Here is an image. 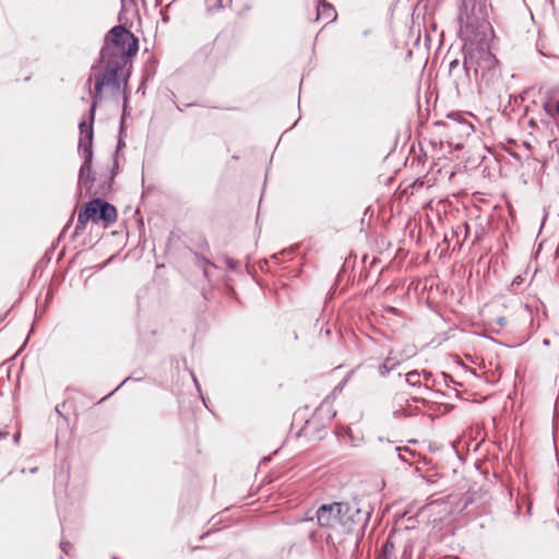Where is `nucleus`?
I'll list each match as a JSON object with an SVG mask.
<instances>
[{"instance_id": "c85d7f7f", "label": "nucleus", "mask_w": 559, "mask_h": 559, "mask_svg": "<svg viewBox=\"0 0 559 559\" xmlns=\"http://www.w3.org/2000/svg\"><path fill=\"white\" fill-rule=\"evenodd\" d=\"M73 218H74V214L72 213V215L70 216L68 223L66 224V226L63 227L62 231L60 233V236L59 237H62L64 235V233L67 231V229L70 227V225L72 224L73 222Z\"/></svg>"}, {"instance_id": "20e7f679", "label": "nucleus", "mask_w": 559, "mask_h": 559, "mask_svg": "<svg viewBox=\"0 0 559 559\" xmlns=\"http://www.w3.org/2000/svg\"><path fill=\"white\" fill-rule=\"evenodd\" d=\"M92 81H93V76L91 75V76H88V79L86 80V83H85L86 86L88 87L91 98H92V104H91L90 110L87 112L88 122H86V120L83 119L79 123V130H80L81 135H80L79 143H78V152L83 159V162L80 166L81 174L88 170L90 167L93 166L94 121H95V115H96L98 102H100L103 99L102 94H96L95 92H92V90H91Z\"/></svg>"}, {"instance_id": "2f4dec72", "label": "nucleus", "mask_w": 559, "mask_h": 559, "mask_svg": "<svg viewBox=\"0 0 559 559\" xmlns=\"http://www.w3.org/2000/svg\"><path fill=\"white\" fill-rule=\"evenodd\" d=\"M210 269H213V267L212 266H204V267H202L203 275L207 280H210Z\"/></svg>"}, {"instance_id": "6ab92c4d", "label": "nucleus", "mask_w": 559, "mask_h": 559, "mask_svg": "<svg viewBox=\"0 0 559 559\" xmlns=\"http://www.w3.org/2000/svg\"><path fill=\"white\" fill-rule=\"evenodd\" d=\"M420 376H423L424 380H425L424 389L425 390H430L433 386V384H435V379H433L432 373L430 371L423 370L420 372Z\"/></svg>"}, {"instance_id": "aec40b11", "label": "nucleus", "mask_w": 559, "mask_h": 559, "mask_svg": "<svg viewBox=\"0 0 559 559\" xmlns=\"http://www.w3.org/2000/svg\"><path fill=\"white\" fill-rule=\"evenodd\" d=\"M205 4L209 12L218 11L224 8L223 0H205Z\"/></svg>"}, {"instance_id": "ddd939ff", "label": "nucleus", "mask_w": 559, "mask_h": 559, "mask_svg": "<svg viewBox=\"0 0 559 559\" xmlns=\"http://www.w3.org/2000/svg\"><path fill=\"white\" fill-rule=\"evenodd\" d=\"M127 104V97L124 96V105ZM126 111H127V107L124 106L123 107V110H122V116H121V120H120V127H119V133L120 135L124 132V116H126ZM126 146V143L123 142V140L121 139V136L118 139V142H117V146H116V151L114 153V155H118V152L123 148Z\"/></svg>"}, {"instance_id": "7ed1b4c3", "label": "nucleus", "mask_w": 559, "mask_h": 559, "mask_svg": "<svg viewBox=\"0 0 559 559\" xmlns=\"http://www.w3.org/2000/svg\"><path fill=\"white\" fill-rule=\"evenodd\" d=\"M459 22L463 41L486 43L487 31L490 29L487 0H463Z\"/></svg>"}, {"instance_id": "f704fd0d", "label": "nucleus", "mask_w": 559, "mask_h": 559, "mask_svg": "<svg viewBox=\"0 0 559 559\" xmlns=\"http://www.w3.org/2000/svg\"><path fill=\"white\" fill-rule=\"evenodd\" d=\"M192 378H193V381L195 383L197 389L200 391L199 382H198V380H197V378H195V376L193 373H192Z\"/></svg>"}, {"instance_id": "a878e982", "label": "nucleus", "mask_w": 559, "mask_h": 559, "mask_svg": "<svg viewBox=\"0 0 559 559\" xmlns=\"http://www.w3.org/2000/svg\"><path fill=\"white\" fill-rule=\"evenodd\" d=\"M131 380V377H127L114 391H111L109 394H107L105 397H103L102 401L108 399L116 391H118L127 381Z\"/></svg>"}, {"instance_id": "9b49d317", "label": "nucleus", "mask_w": 559, "mask_h": 559, "mask_svg": "<svg viewBox=\"0 0 559 559\" xmlns=\"http://www.w3.org/2000/svg\"><path fill=\"white\" fill-rule=\"evenodd\" d=\"M317 20H323L326 23L336 19L337 13L334 7L325 0H317Z\"/></svg>"}, {"instance_id": "1a4fd4ad", "label": "nucleus", "mask_w": 559, "mask_h": 559, "mask_svg": "<svg viewBox=\"0 0 559 559\" xmlns=\"http://www.w3.org/2000/svg\"><path fill=\"white\" fill-rule=\"evenodd\" d=\"M343 508L342 502L321 504L316 512L318 524L325 528H340V512Z\"/></svg>"}, {"instance_id": "4c0bfd02", "label": "nucleus", "mask_w": 559, "mask_h": 559, "mask_svg": "<svg viewBox=\"0 0 559 559\" xmlns=\"http://www.w3.org/2000/svg\"><path fill=\"white\" fill-rule=\"evenodd\" d=\"M293 337H294L295 340H297V338H298V335H297V333H296V332H294Z\"/></svg>"}, {"instance_id": "c756f323", "label": "nucleus", "mask_w": 559, "mask_h": 559, "mask_svg": "<svg viewBox=\"0 0 559 559\" xmlns=\"http://www.w3.org/2000/svg\"><path fill=\"white\" fill-rule=\"evenodd\" d=\"M21 439V432L17 431L13 435L12 445H17ZM11 447V443H10Z\"/></svg>"}, {"instance_id": "f257e3e1", "label": "nucleus", "mask_w": 559, "mask_h": 559, "mask_svg": "<svg viewBox=\"0 0 559 559\" xmlns=\"http://www.w3.org/2000/svg\"><path fill=\"white\" fill-rule=\"evenodd\" d=\"M139 51V39L122 25L111 27L104 37V45L99 56L91 70L95 71L99 64H104L105 71L95 74V84L92 92L102 94L104 87L110 86L115 91L120 88L123 68Z\"/></svg>"}, {"instance_id": "f8f14e48", "label": "nucleus", "mask_w": 559, "mask_h": 559, "mask_svg": "<svg viewBox=\"0 0 559 559\" xmlns=\"http://www.w3.org/2000/svg\"><path fill=\"white\" fill-rule=\"evenodd\" d=\"M477 491H467L464 493L460 500L455 503V506L451 509L450 512H463L465 511L471 504L475 503L477 500Z\"/></svg>"}, {"instance_id": "0eeeda50", "label": "nucleus", "mask_w": 559, "mask_h": 559, "mask_svg": "<svg viewBox=\"0 0 559 559\" xmlns=\"http://www.w3.org/2000/svg\"><path fill=\"white\" fill-rule=\"evenodd\" d=\"M448 118V121H437L436 126L443 128L448 141H451L450 144H453L459 148L462 144L460 142L454 143L453 141L455 139L463 140L464 138L469 136L474 131V127L465 119H455L451 115H449Z\"/></svg>"}, {"instance_id": "9d476101", "label": "nucleus", "mask_w": 559, "mask_h": 559, "mask_svg": "<svg viewBox=\"0 0 559 559\" xmlns=\"http://www.w3.org/2000/svg\"><path fill=\"white\" fill-rule=\"evenodd\" d=\"M401 354L390 350L383 362L379 366V373L381 377H386L391 371L395 370L403 361Z\"/></svg>"}, {"instance_id": "423d86ee", "label": "nucleus", "mask_w": 559, "mask_h": 559, "mask_svg": "<svg viewBox=\"0 0 559 559\" xmlns=\"http://www.w3.org/2000/svg\"><path fill=\"white\" fill-rule=\"evenodd\" d=\"M114 181L112 176L107 173L96 175L92 167L83 174L79 169L78 192L81 194L84 188L88 197L106 198L112 191Z\"/></svg>"}, {"instance_id": "4be33fe9", "label": "nucleus", "mask_w": 559, "mask_h": 559, "mask_svg": "<svg viewBox=\"0 0 559 559\" xmlns=\"http://www.w3.org/2000/svg\"><path fill=\"white\" fill-rule=\"evenodd\" d=\"M544 109L551 116L554 114H559V99L555 104L546 103L544 105Z\"/></svg>"}, {"instance_id": "412c9836", "label": "nucleus", "mask_w": 559, "mask_h": 559, "mask_svg": "<svg viewBox=\"0 0 559 559\" xmlns=\"http://www.w3.org/2000/svg\"><path fill=\"white\" fill-rule=\"evenodd\" d=\"M118 171H119L118 157L116 155H112V164L108 168L107 174H108V176H112V179L115 180L116 176L118 175Z\"/></svg>"}, {"instance_id": "39448f33", "label": "nucleus", "mask_w": 559, "mask_h": 559, "mask_svg": "<svg viewBox=\"0 0 559 559\" xmlns=\"http://www.w3.org/2000/svg\"><path fill=\"white\" fill-rule=\"evenodd\" d=\"M117 219V210L105 198L93 197L85 202L78 215V223L72 237L79 236L86 227L88 221L93 223L102 222L105 227L110 226Z\"/></svg>"}, {"instance_id": "a211bd4d", "label": "nucleus", "mask_w": 559, "mask_h": 559, "mask_svg": "<svg viewBox=\"0 0 559 559\" xmlns=\"http://www.w3.org/2000/svg\"><path fill=\"white\" fill-rule=\"evenodd\" d=\"M8 431H0V455L7 453L10 449V442L8 441Z\"/></svg>"}, {"instance_id": "5701e85b", "label": "nucleus", "mask_w": 559, "mask_h": 559, "mask_svg": "<svg viewBox=\"0 0 559 559\" xmlns=\"http://www.w3.org/2000/svg\"><path fill=\"white\" fill-rule=\"evenodd\" d=\"M72 548V545L69 542L61 540L60 542V549L63 554L69 555L70 550Z\"/></svg>"}, {"instance_id": "dca6fc26", "label": "nucleus", "mask_w": 559, "mask_h": 559, "mask_svg": "<svg viewBox=\"0 0 559 559\" xmlns=\"http://www.w3.org/2000/svg\"><path fill=\"white\" fill-rule=\"evenodd\" d=\"M394 544L392 540L390 539H386L383 545H382V557L383 559H390L392 557V555L394 554Z\"/></svg>"}, {"instance_id": "bb28decb", "label": "nucleus", "mask_w": 559, "mask_h": 559, "mask_svg": "<svg viewBox=\"0 0 559 559\" xmlns=\"http://www.w3.org/2000/svg\"><path fill=\"white\" fill-rule=\"evenodd\" d=\"M507 322H508V321H507V319H506L504 317H497V318L495 319V323H496L497 325H499L500 328L506 326V325H507Z\"/></svg>"}, {"instance_id": "7c9ffc66", "label": "nucleus", "mask_w": 559, "mask_h": 559, "mask_svg": "<svg viewBox=\"0 0 559 559\" xmlns=\"http://www.w3.org/2000/svg\"><path fill=\"white\" fill-rule=\"evenodd\" d=\"M442 377H443V379H444L445 385H449V382L454 383V380H453V378H452L450 374H448V373L443 372V373H442Z\"/></svg>"}, {"instance_id": "f3484780", "label": "nucleus", "mask_w": 559, "mask_h": 559, "mask_svg": "<svg viewBox=\"0 0 559 559\" xmlns=\"http://www.w3.org/2000/svg\"><path fill=\"white\" fill-rule=\"evenodd\" d=\"M194 263L200 269H202L204 266H212V267L216 269L215 263L211 262L210 260H207L206 258H204L203 255H201L197 252L194 253Z\"/></svg>"}, {"instance_id": "cd10ccee", "label": "nucleus", "mask_w": 559, "mask_h": 559, "mask_svg": "<svg viewBox=\"0 0 559 559\" xmlns=\"http://www.w3.org/2000/svg\"><path fill=\"white\" fill-rule=\"evenodd\" d=\"M66 405V402H63L62 404H57L56 407H55V412L56 414H58L60 417H62L64 420H68V418L63 415V413L61 412V406H64Z\"/></svg>"}, {"instance_id": "b1692460", "label": "nucleus", "mask_w": 559, "mask_h": 559, "mask_svg": "<svg viewBox=\"0 0 559 559\" xmlns=\"http://www.w3.org/2000/svg\"><path fill=\"white\" fill-rule=\"evenodd\" d=\"M227 267L231 271H235L238 269V261L231 258H228L226 260Z\"/></svg>"}, {"instance_id": "6e6552de", "label": "nucleus", "mask_w": 559, "mask_h": 559, "mask_svg": "<svg viewBox=\"0 0 559 559\" xmlns=\"http://www.w3.org/2000/svg\"><path fill=\"white\" fill-rule=\"evenodd\" d=\"M371 512L370 508H360L357 502H354V510L350 512L349 518L344 520V527L342 531L345 533H355L357 536H362L368 525Z\"/></svg>"}, {"instance_id": "a19ab883", "label": "nucleus", "mask_w": 559, "mask_h": 559, "mask_svg": "<svg viewBox=\"0 0 559 559\" xmlns=\"http://www.w3.org/2000/svg\"><path fill=\"white\" fill-rule=\"evenodd\" d=\"M4 320V316L0 317V323Z\"/></svg>"}, {"instance_id": "e433bc0d", "label": "nucleus", "mask_w": 559, "mask_h": 559, "mask_svg": "<svg viewBox=\"0 0 559 559\" xmlns=\"http://www.w3.org/2000/svg\"><path fill=\"white\" fill-rule=\"evenodd\" d=\"M37 471H38V467H37V466H35V467L31 468V471H29V472H31V473H36Z\"/></svg>"}, {"instance_id": "f03ea898", "label": "nucleus", "mask_w": 559, "mask_h": 559, "mask_svg": "<svg viewBox=\"0 0 559 559\" xmlns=\"http://www.w3.org/2000/svg\"><path fill=\"white\" fill-rule=\"evenodd\" d=\"M463 66L460 60L450 61L449 74L457 95L472 92L473 83L480 82L486 87L495 86L501 76L499 61L487 43L464 41L462 46Z\"/></svg>"}, {"instance_id": "4468645a", "label": "nucleus", "mask_w": 559, "mask_h": 559, "mask_svg": "<svg viewBox=\"0 0 559 559\" xmlns=\"http://www.w3.org/2000/svg\"><path fill=\"white\" fill-rule=\"evenodd\" d=\"M419 378H420V372L417 370H412L406 373L405 381L408 385L421 388V382H420Z\"/></svg>"}, {"instance_id": "ea45409f", "label": "nucleus", "mask_w": 559, "mask_h": 559, "mask_svg": "<svg viewBox=\"0 0 559 559\" xmlns=\"http://www.w3.org/2000/svg\"><path fill=\"white\" fill-rule=\"evenodd\" d=\"M544 344H545V345H548V344H549V341H548V340H545V341H544Z\"/></svg>"}, {"instance_id": "2eb2a0df", "label": "nucleus", "mask_w": 559, "mask_h": 559, "mask_svg": "<svg viewBox=\"0 0 559 559\" xmlns=\"http://www.w3.org/2000/svg\"><path fill=\"white\" fill-rule=\"evenodd\" d=\"M342 504L345 507L343 508L342 512H340L341 516H340V528L342 530L344 527V520H346V518H349L350 515V512L354 510V502L353 503H349V502H342Z\"/></svg>"}, {"instance_id": "c9c22d12", "label": "nucleus", "mask_w": 559, "mask_h": 559, "mask_svg": "<svg viewBox=\"0 0 559 559\" xmlns=\"http://www.w3.org/2000/svg\"><path fill=\"white\" fill-rule=\"evenodd\" d=\"M388 310L392 313H395L397 311L396 308L394 307H389Z\"/></svg>"}, {"instance_id": "58836bf2", "label": "nucleus", "mask_w": 559, "mask_h": 559, "mask_svg": "<svg viewBox=\"0 0 559 559\" xmlns=\"http://www.w3.org/2000/svg\"><path fill=\"white\" fill-rule=\"evenodd\" d=\"M527 515L531 514V506L527 508V511H526Z\"/></svg>"}, {"instance_id": "473e14b6", "label": "nucleus", "mask_w": 559, "mask_h": 559, "mask_svg": "<svg viewBox=\"0 0 559 559\" xmlns=\"http://www.w3.org/2000/svg\"><path fill=\"white\" fill-rule=\"evenodd\" d=\"M160 14H162V20H163V22H164V23H167V22H168V16H167V14H165L163 11L160 12Z\"/></svg>"}, {"instance_id": "393cba45", "label": "nucleus", "mask_w": 559, "mask_h": 559, "mask_svg": "<svg viewBox=\"0 0 559 559\" xmlns=\"http://www.w3.org/2000/svg\"><path fill=\"white\" fill-rule=\"evenodd\" d=\"M411 414L407 412L406 408H400L397 411L394 412V416L396 418H400V417H407L409 416Z\"/></svg>"}, {"instance_id": "72a5a7b5", "label": "nucleus", "mask_w": 559, "mask_h": 559, "mask_svg": "<svg viewBox=\"0 0 559 559\" xmlns=\"http://www.w3.org/2000/svg\"><path fill=\"white\" fill-rule=\"evenodd\" d=\"M413 401H414V402H421V403H425V402H426V400H425V399H423V397H413Z\"/></svg>"}]
</instances>
